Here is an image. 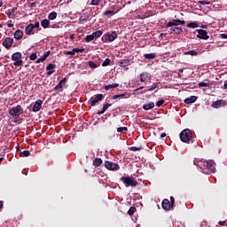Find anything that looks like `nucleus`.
I'll list each match as a JSON object with an SVG mask.
<instances>
[{
    "label": "nucleus",
    "mask_w": 227,
    "mask_h": 227,
    "mask_svg": "<svg viewBox=\"0 0 227 227\" xmlns=\"http://www.w3.org/2000/svg\"><path fill=\"white\" fill-rule=\"evenodd\" d=\"M169 203H170V206H171L172 207H175V197H173V196L170 197V201H169Z\"/></svg>",
    "instance_id": "obj_51"
},
{
    "label": "nucleus",
    "mask_w": 227,
    "mask_h": 227,
    "mask_svg": "<svg viewBox=\"0 0 227 227\" xmlns=\"http://www.w3.org/2000/svg\"><path fill=\"white\" fill-rule=\"evenodd\" d=\"M34 29L35 27H40V22H35V24H33Z\"/></svg>",
    "instance_id": "obj_58"
},
{
    "label": "nucleus",
    "mask_w": 227,
    "mask_h": 227,
    "mask_svg": "<svg viewBox=\"0 0 227 227\" xmlns=\"http://www.w3.org/2000/svg\"><path fill=\"white\" fill-rule=\"evenodd\" d=\"M157 88H159V82H153L152 84V86L149 89H145L143 91H141L140 93H146L148 91H153V90H157Z\"/></svg>",
    "instance_id": "obj_16"
},
{
    "label": "nucleus",
    "mask_w": 227,
    "mask_h": 227,
    "mask_svg": "<svg viewBox=\"0 0 227 227\" xmlns=\"http://www.w3.org/2000/svg\"><path fill=\"white\" fill-rule=\"evenodd\" d=\"M176 35H180L182 33H184V29H182V27H175L172 30Z\"/></svg>",
    "instance_id": "obj_35"
},
{
    "label": "nucleus",
    "mask_w": 227,
    "mask_h": 227,
    "mask_svg": "<svg viewBox=\"0 0 227 227\" xmlns=\"http://www.w3.org/2000/svg\"><path fill=\"white\" fill-rule=\"evenodd\" d=\"M121 182H122L125 187H137V180L136 177L122 176L121 177Z\"/></svg>",
    "instance_id": "obj_2"
},
{
    "label": "nucleus",
    "mask_w": 227,
    "mask_h": 227,
    "mask_svg": "<svg viewBox=\"0 0 227 227\" xmlns=\"http://www.w3.org/2000/svg\"><path fill=\"white\" fill-rule=\"evenodd\" d=\"M187 27H192V29H196V27H200V25L196 22H191L187 24Z\"/></svg>",
    "instance_id": "obj_34"
},
{
    "label": "nucleus",
    "mask_w": 227,
    "mask_h": 227,
    "mask_svg": "<svg viewBox=\"0 0 227 227\" xmlns=\"http://www.w3.org/2000/svg\"><path fill=\"white\" fill-rule=\"evenodd\" d=\"M100 0H91L90 4L91 6H98Z\"/></svg>",
    "instance_id": "obj_45"
},
{
    "label": "nucleus",
    "mask_w": 227,
    "mask_h": 227,
    "mask_svg": "<svg viewBox=\"0 0 227 227\" xmlns=\"http://www.w3.org/2000/svg\"><path fill=\"white\" fill-rule=\"evenodd\" d=\"M140 77H141V78H140V82H145L146 81V77H145V74H140Z\"/></svg>",
    "instance_id": "obj_53"
},
{
    "label": "nucleus",
    "mask_w": 227,
    "mask_h": 227,
    "mask_svg": "<svg viewBox=\"0 0 227 227\" xmlns=\"http://www.w3.org/2000/svg\"><path fill=\"white\" fill-rule=\"evenodd\" d=\"M223 88H224V90H227V82H225Z\"/></svg>",
    "instance_id": "obj_64"
},
{
    "label": "nucleus",
    "mask_w": 227,
    "mask_h": 227,
    "mask_svg": "<svg viewBox=\"0 0 227 227\" xmlns=\"http://www.w3.org/2000/svg\"><path fill=\"white\" fill-rule=\"evenodd\" d=\"M23 114L24 110L22 109V106L20 105H18L17 106L9 109V114L11 116H14L15 118H19V116Z\"/></svg>",
    "instance_id": "obj_5"
},
{
    "label": "nucleus",
    "mask_w": 227,
    "mask_h": 227,
    "mask_svg": "<svg viewBox=\"0 0 227 227\" xmlns=\"http://www.w3.org/2000/svg\"><path fill=\"white\" fill-rule=\"evenodd\" d=\"M129 65H130V59H121L119 62V67H121L122 68H125L126 67H129Z\"/></svg>",
    "instance_id": "obj_17"
},
{
    "label": "nucleus",
    "mask_w": 227,
    "mask_h": 227,
    "mask_svg": "<svg viewBox=\"0 0 227 227\" xmlns=\"http://www.w3.org/2000/svg\"><path fill=\"white\" fill-rule=\"evenodd\" d=\"M197 36L198 38H200V40H208L210 38V36H208V33L207 32V30L197 29Z\"/></svg>",
    "instance_id": "obj_10"
},
{
    "label": "nucleus",
    "mask_w": 227,
    "mask_h": 227,
    "mask_svg": "<svg viewBox=\"0 0 227 227\" xmlns=\"http://www.w3.org/2000/svg\"><path fill=\"white\" fill-rule=\"evenodd\" d=\"M185 20H173L172 21H169L167 23V27H173V26H184Z\"/></svg>",
    "instance_id": "obj_9"
},
{
    "label": "nucleus",
    "mask_w": 227,
    "mask_h": 227,
    "mask_svg": "<svg viewBox=\"0 0 227 227\" xmlns=\"http://www.w3.org/2000/svg\"><path fill=\"white\" fill-rule=\"evenodd\" d=\"M104 32L102 30H98L96 32H93L92 35L94 36V38H100V36H102Z\"/></svg>",
    "instance_id": "obj_30"
},
{
    "label": "nucleus",
    "mask_w": 227,
    "mask_h": 227,
    "mask_svg": "<svg viewBox=\"0 0 227 227\" xmlns=\"http://www.w3.org/2000/svg\"><path fill=\"white\" fill-rule=\"evenodd\" d=\"M210 88V83H207L205 82H201L199 83V88Z\"/></svg>",
    "instance_id": "obj_39"
},
{
    "label": "nucleus",
    "mask_w": 227,
    "mask_h": 227,
    "mask_svg": "<svg viewBox=\"0 0 227 227\" xmlns=\"http://www.w3.org/2000/svg\"><path fill=\"white\" fill-rule=\"evenodd\" d=\"M58 17V12H52L49 14L48 19L49 20H54Z\"/></svg>",
    "instance_id": "obj_31"
},
{
    "label": "nucleus",
    "mask_w": 227,
    "mask_h": 227,
    "mask_svg": "<svg viewBox=\"0 0 227 227\" xmlns=\"http://www.w3.org/2000/svg\"><path fill=\"white\" fill-rule=\"evenodd\" d=\"M185 56H198L200 52L196 51V50H192L189 51H184Z\"/></svg>",
    "instance_id": "obj_28"
},
{
    "label": "nucleus",
    "mask_w": 227,
    "mask_h": 227,
    "mask_svg": "<svg viewBox=\"0 0 227 227\" xmlns=\"http://www.w3.org/2000/svg\"><path fill=\"white\" fill-rule=\"evenodd\" d=\"M12 59L13 62L14 67H22V53L15 52L12 55Z\"/></svg>",
    "instance_id": "obj_6"
},
{
    "label": "nucleus",
    "mask_w": 227,
    "mask_h": 227,
    "mask_svg": "<svg viewBox=\"0 0 227 227\" xmlns=\"http://www.w3.org/2000/svg\"><path fill=\"white\" fill-rule=\"evenodd\" d=\"M116 38H118V33H116V31H113L112 33L105 34L102 37V40L104 42L110 43V42H114Z\"/></svg>",
    "instance_id": "obj_7"
},
{
    "label": "nucleus",
    "mask_w": 227,
    "mask_h": 227,
    "mask_svg": "<svg viewBox=\"0 0 227 227\" xmlns=\"http://www.w3.org/2000/svg\"><path fill=\"white\" fill-rule=\"evenodd\" d=\"M136 207H130L129 209L128 210V215H134L136 213Z\"/></svg>",
    "instance_id": "obj_38"
},
{
    "label": "nucleus",
    "mask_w": 227,
    "mask_h": 227,
    "mask_svg": "<svg viewBox=\"0 0 227 227\" xmlns=\"http://www.w3.org/2000/svg\"><path fill=\"white\" fill-rule=\"evenodd\" d=\"M12 45H13V38L12 37H6L3 42V46L5 47L7 51H10Z\"/></svg>",
    "instance_id": "obj_11"
},
{
    "label": "nucleus",
    "mask_w": 227,
    "mask_h": 227,
    "mask_svg": "<svg viewBox=\"0 0 227 227\" xmlns=\"http://www.w3.org/2000/svg\"><path fill=\"white\" fill-rule=\"evenodd\" d=\"M106 98V96L104 94H97L94 98H90L89 100V106H91V107H95V106H98L99 102H102Z\"/></svg>",
    "instance_id": "obj_4"
},
{
    "label": "nucleus",
    "mask_w": 227,
    "mask_h": 227,
    "mask_svg": "<svg viewBox=\"0 0 227 227\" xmlns=\"http://www.w3.org/2000/svg\"><path fill=\"white\" fill-rule=\"evenodd\" d=\"M161 207L163 210H169L170 208H173V207L171 206V202H169V200L168 199L163 200Z\"/></svg>",
    "instance_id": "obj_13"
},
{
    "label": "nucleus",
    "mask_w": 227,
    "mask_h": 227,
    "mask_svg": "<svg viewBox=\"0 0 227 227\" xmlns=\"http://www.w3.org/2000/svg\"><path fill=\"white\" fill-rule=\"evenodd\" d=\"M7 27H13V24L12 23L7 24Z\"/></svg>",
    "instance_id": "obj_63"
},
{
    "label": "nucleus",
    "mask_w": 227,
    "mask_h": 227,
    "mask_svg": "<svg viewBox=\"0 0 227 227\" xmlns=\"http://www.w3.org/2000/svg\"><path fill=\"white\" fill-rule=\"evenodd\" d=\"M54 90L59 91L60 93H63V85H61V83H58L55 86Z\"/></svg>",
    "instance_id": "obj_36"
},
{
    "label": "nucleus",
    "mask_w": 227,
    "mask_h": 227,
    "mask_svg": "<svg viewBox=\"0 0 227 227\" xmlns=\"http://www.w3.org/2000/svg\"><path fill=\"white\" fill-rule=\"evenodd\" d=\"M164 102H165L164 99H160V100L157 101V103H156L157 107L162 106Z\"/></svg>",
    "instance_id": "obj_49"
},
{
    "label": "nucleus",
    "mask_w": 227,
    "mask_h": 227,
    "mask_svg": "<svg viewBox=\"0 0 227 227\" xmlns=\"http://www.w3.org/2000/svg\"><path fill=\"white\" fill-rule=\"evenodd\" d=\"M118 12H120V9L117 10V12H114V11H106L105 12H103L104 17H107L108 19H111V17H113V15H114L115 13H118Z\"/></svg>",
    "instance_id": "obj_21"
},
{
    "label": "nucleus",
    "mask_w": 227,
    "mask_h": 227,
    "mask_svg": "<svg viewBox=\"0 0 227 227\" xmlns=\"http://www.w3.org/2000/svg\"><path fill=\"white\" fill-rule=\"evenodd\" d=\"M111 65V59H106L104 62L102 63V67H109Z\"/></svg>",
    "instance_id": "obj_42"
},
{
    "label": "nucleus",
    "mask_w": 227,
    "mask_h": 227,
    "mask_svg": "<svg viewBox=\"0 0 227 227\" xmlns=\"http://www.w3.org/2000/svg\"><path fill=\"white\" fill-rule=\"evenodd\" d=\"M221 38L226 40L227 35L226 34H221Z\"/></svg>",
    "instance_id": "obj_59"
},
{
    "label": "nucleus",
    "mask_w": 227,
    "mask_h": 227,
    "mask_svg": "<svg viewBox=\"0 0 227 227\" xmlns=\"http://www.w3.org/2000/svg\"><path fill=\"white\" fill-rule=\"evenodd\" d=\"M43 104V101H42V99L36 100L32 108L33 113H38V111H40V109H42Z\"/></svg>",
    "instance_id": "obj_12"
},
{
    "label": "nucleus",
    "mask_w": 227,
    "mask_h": 227,
    "mask_svg": "<svg viewBox=\"0 0 227 227\" xmlns=\"http://www.w3.org/2000/svg\"><path fill=\"white\" fill-rule=\"evenodd\" d=\"M92 40H95V37L93 36V34L86 35L85 42H92Z\"/></svg>",
    "instance_id": "obj_41"
},
{
    "label": "nucleus",
    "mask_w": 227,
    "mask_h": 227,
    "mask_svg": "<svg viewBox=\"0 0 227 227\" xmlns=\"http://www.w3.org/2000/svg\"><path fill=\"white\" fill-rule=\"evenodd\" d=\"M35 29V27L33 26V23H30L28 26L26 27L25 28V33L26 35H35L33 33V30Z\"/></svg>",
    "instance_id": "obj_19"
},
{
    "label": "nucleus",
    "mask_w": 227,
    "mask_h": 227,
    "mask_svg": "<svg viewBox=\"0 0 227 227\" xmlns=\"http://www.w3.org/2000/svg\"><path fill=\"white\" fill-rule=\"evenodd\" d=\"M126 96H127V93H123V94L114 95L112 97V98L113 100H117V98H125Z\"/></svg>",
    "instance_id": "obj_33"
},
{
    "label": "nucleus",
    "mask_w": 227,
    "mask_h": 227,
    "mask_svg": "<svg viewBox=\"0 0 227 227\" xmlns=\"http://www.w3.org/2000/svg\"><path fill=\"white\" fill-rule=\"evenodd\" d=\"M200 168L205 175H211V173H215V163L212 160H204L200 164Z\"/></svg>",
    "instance_id": "obj_1"
},
{
    "label": "nucleus",
    "mask_w": 227,
    "mask_h": 227,
    "mask_svg": "<svg viewBox=\"0 0 227 227\" xmlns=\"http://www.w3.org/2000/svg\"><path fill=\"white\" fill-rule=\"evenodd\" d=\"M129 150H130L131 152H139L140 150H143V146H140V147L131 146V147L129 148Z\"/></svg>",
    "instance_id": "obj_43"
},
{
    "label": "nucleus",
    "mask_w": 227,
    "mask_h": 227,
    "mask_svg": "<svg viewBox=\"0 0 227 227\" xmlns=\"http://www.w3.org/2000/svg\"><path fill=\"white\" fill-rule=\"evenodd\" d=\"M36 58H38V56L36 55V53H32L29 56V59H31V61H35L36 59Z\"/></svg>",
    "instance_id": "obj_46"
},
{
    "label": "nucleus",
    "mask_w": 227,
    "mask_h": 227,
    "mask_svg": "<svg viewBox=\"0 0 227 227\" xmlns=\"http://www.w3.org/2000/svg\"><path fill=\"white\" fill-rule=\"evenodd\" d=\"M41 26L42 27H43L44 29H47V27H49V26H51V21H49V20H43L41 21Z\"/></svg>",
    "instance_id": "obj_24"
},
{
    "label": "nucleus",
    "mask_w": 227,
    "mask_h": 227,
    "mask_svg": "<svg viewBox=\"0 0 227 227\" xmlns=\"http://www.w3.org/2000/svg\"><path fill=\"white\" fill-rule=\"evenodd\" d=\"M218 224H220V226H227V221H220Z\"/></svg>",
    "instance_id": "obj_56"
},
{
    "label": "nucleus",
    "mask_w": 227,
    "mask_h": 227,
    "mask_svg": "<svg viewBox=\"0 0 227 227\" xmlns=\"http://www.w3.org/2000/svg\"><path fill=\"white\" fill-rule=\"evenodd\" d=\"M55 68H56V64H49L46 67V70H48L47 75H52V74L56 72V70H54Z\"/></svg>",
    "instance_id": "obj_15"
},
{
    "label": "nucleus",
    "mask_w": 227,
    "mask_h": 227,
    "mask_svg": "<svg viewBox=\"0 0 227 227\" xmlns=\"http://www.w3.org/2000/svg\"><path fill=\"white\" fill-rule=\"evenodd\" d=\"M157 56L155 55V53H145L144 55V58H145V59H155Z\"/></svg>",
    "instance_id": "obj_29"
},
{
    "label": "nucleus",
    "mask_w": 227,
    "mask_h": 227,
    "mask_svg": "<svg viewBox=\"0 0 227 227\" xmlns=\"http://www.w3.org/2000/svg\"><path fill=\"white\" fill-rule=\"evenodd\" d=\"M221 106V101H215V102H213L212 104V107H215V109H218V107Z\"/></svg>",
    "instance_id": "obj_44"
},
{
    "label": "nucleus",
    "mask_w": 227,
    "mask_h": 227,
    "mask_svg": "<svg viewBox=\"0 0 227 227\" xmlns=\"http://www.w3.org/2000/svg\"><path fill=\"white\" fill-rule=\"evenodd\" d=\"M111 106H113V104L106 103L105 105H103V109L105 111H107V109H109V107H111Z\"/></svg>",
    "instance_id": "obj_47"
},
{
    "label": "nucleus",
    "mask_w": 227,
    "mask_h": 227,
    "mask_svg": "<svg viewBox=\"0 0 227 227\" xmlns=\"http://www.w3.org/2000/svg\"><path fill=\"white\" fill-rule=\"evenodd\" d=\"M24 36V32L20 29H18L14 33V38L15 40H22V37Z\"/></svg>",
    "instance_id": "obj_18"
},
{
    "label": "nucleus",
    "mask_w": 227,
    "mask_h": 227,
    "mask_svg": "<svg viewBox=\"0 0 227 227\" xmlns=\"http://www.w3.org/2000/svg\"><path fill=\"white\" fill-rule=\"evenodd\" d=\"M29 155H31L29 151H23L20 153V157H29Z\"/></svg>",
    "instance_id": "obj_37"
},
{
    "label": "nucleus",
    "mask_w": 227,
    "mask_h": 227,
    "mask_svg": "<svg viewBox=\"0 0 227 227\" xmlns=\"http://www.w3.org/2000/svg\"><path fill=\"white\" fill-rule=\"evenodd\" d=\"M17 12V8H16V7H13L12 9L8 10L7 16H8L9 18L15 17V12Z\"/></svg>",
    "instance_id": "obj_27"
},
{
    "label": "nucleus",
    "mask_w": 227,
    "mask_h": 227,
    "mask_svg": "<svg viewBox=\"0 0 227 227\" xmlns=\"http://www.w3.org/2000/svg\"><path fill=\"white\" fill-rule=\"evenodd\" d=\"M196 100H198V97L192 96V97L186 98L184 99V104H194V102H196Z\"/></svg>",
    "instance_id": "obj_22"
},
{
    "label": "nucleus",
    "mask_w": 227,
    "mask_h": 227,
    "mask_svg": "<svg viewBox=\"0 0 227 227\" xmlns=\"http://www.w3.org/2000/svg\"><path fill=\"white\" fill-rule=\"evenodd\" d=\"M98 12V7L90 8V15L92 17H95L96 15H98V12Z\"/></svg>",
    "instance_id": "obj_32"
},
{
    "label": "nucleus",
    "mask_w": 227,
    "mask_h": 227,
    "mask_svg": "<svg viewBox=\"0 0 227 227\" xmlns=\"http://www.w3.org/2000/svg\"><path fill=\"white\" fill-rule=\"evenodd\" d=\"M67 78H63L62 80L59 81V83L63 86V84H67Z\"/></svg>",
    "instance_id": "obj_54"
},
{
    "label": "nucleus",
    "mask_w": 227,
    "mask_h": 227,
    "mask_svg": "<svg viewBox=\"0 0 227 227\" xmlns=\"http://www.w3.org/2000/svg\"><path fill=\"white\" fill-rule=\"evenodd\" d=\"M93 166H96V168H99V166H102V159L101 158H96L93 160Z\"/></svg>",
    "instance_id": "obj_26"
},
{
    "label": "nucleus",
    "mask_w": 227,
    "mask_h": 227,
    "mask_svg": "<svg viewBox=\"0 0 227 227\" xmlns=\"http://www.w3.org/2000/svg\"><path fill=\"white\" fill-rule=\"evenodd\" d=\"M89 67L90 68H97V64L93 61H89Z\"/></svg>",
    "instance_id": "obj_48"
},
{
    "label": "nucleus",
    "mask_w": 227,
    "mask_h": 227,
    "mask_svg": "<svg viewBox=\"0 0 227 227\" xmlns=\"http://www.w3.org/2000/svg\"><path fill=\"white\" fill-rule=\"evenodd\" d=\"M43 61H45V59L43 56H41V58L36 59L35 63H43Z\"/></svg>",
    "instance_id": "obj_50"
},
{
    "label": "nucleus",
    "mask_w": 227,
    "mask_h": 227,
    "mask_svg": "<svg viewBox=\"0 0 227 227\" xmlns=\"http://www.w3.org/2000/svg\"><path fill=\"white\" fill-rule=\"evenodd\" d=\"M48 56H51V51H48L44 52V54L43 55V57L45 59H47V57H48Z\"/></svg>",
    "instance_id": "obj_55"
},
{
    "label": "nucleus",
    "mask_w": 227,
    "mask_h": 227,
    "mask_svg": "<svg viewBox=\"0 0 227 227\" xmlns=\"http://www.w3.org/2000/svg\"><path fill=\"white\" fill-rule=\"evenodd\" d=\"M75 52H84V48H74L72 51H66L67 56H75Z\"/></svg>",
    "instance_id": "obj_14"
},
{
    "label": "nucleus",
    "mask_w": 227,
    "mask_h": 227,
    "mask_svg": "<svg viewBox=\"0 0 227 227\" xmlns=\"http://www.w3.org/2000/svg\"><path fill=\"white\" fill-rule=\"evenodd\" d=\"M154 107H155V103L153 102H151L143 106V109L145 111H150V109H153Z\"/></svg>",
    "instance_id": "obj_23"
},
{
    "label": "nucleus",
    "mask_w": 227,
    "mask_h": 227,
    "mask_svg": "<svg viewBox=\"0 0 227 227\" xmlns=\"http://www.w3.org/2000/svg\"><path fill=\"white\" fill-rule=\"evenodd\" d=\"M179 137L183 143H189L192 139V132L191 129H185L179 134Z\"/></svg>",
    "instance_id": "obj_3"
},
{
    "label": "nucleus",
    "mask_w": 227,
    "mask_h": 227,
    "mask_svg": "<svg viewBox=\"0 0 227 227\" xmlns=\"http://www.w3.org/2000/svg\"><path fill=\"white\" fill-rule=\"evenodd\" d=\"M199 4H201L202 6H207V4H210V2L199 1Z\"/></svg>",
    "instance_id": "obj_52"
},
{
    "label": "nucleus",
    "mask_w": 227,
    "mask_h": 227,
    "mask_svg": "<svg viewBox=\"0 0 227 227\" xmlns=\"http://www.w3.org/2000/svg\"><path fill=\"white\" fill-rule=\"evenodd\" d=\"M80 24H84V22H88L90 20V14L88 12L83 13L79 19Z\"/></svg>",
    "instance_id": "obj_20"
},
{
    "label": "nucleus",
    "mask_w": 227,
    "mask_h": 227,
    "mask_svg": "<svg viewBox=\"0 0 227 227\" xmlns=\"http://www.w3.org/2000/svg\"><path fill=\"white\" fill-rule=\"evenodd\" d=\"M145 87H140V88H137V89H135L134 91H139V90H144Z\"/></svg>",
    "instance_id": "obj_61"
},
{
    "label": "nucleus",
    "mask_w": 227,
    "mask_h": 227,
    "mask_svg": "<svg viewBox=\"0 0 227 227\" xmlns=\"http://www.w3.org/2000/svg\"><path fill=\"white\" fill-rule=\"evenodd\" d=\"M106 110H104V107L101 109V111H98V114L100 116V114H104Z\"/></svg>",
    "instance_id": "obj_57"
},
{
    "label": "nucleus",
    "mask_w": 227,
    "mask_h": 227,
    "mask_svg": "<svg viewBox=\"0 0 227 227\" xmlns=\"http://www.w3.org/2000/svg\"><path fill=\"white\" fill-rule=\"evenodd\" d=\"M4 205V203L0 200V210L3 208Z\"/></svg>",
    "instance_id": "obj_62"
},
{
    "label": "nucleus",
    "mask_w": 227,
    "mask_h": 227,
    "mask_svg": "<svg viewBox=\"0 0 227 227\" xmlns=\"http://www.w3.org/2000/svg\"><path fill=\"white\" fill-rule=\"evenodd\" d=\"M105 167L110 171H118L120 169V165L109 160L105 161Z\"/></svg>",
    "instance_id": "obj_8"
},
{
    "label": "nucleus",
    "mask_w": 227,
    "mask_h": 227,
    "mask_svg": "<svg viewBox=\"0 0 227 227\" xmlns=\"http://www.w3.org/2000/svg\"><path fill=\"white\" fill-rule=\"evenodd\" d=\"M129 130V128L127 127H119L117 129V132H119L120 134H121V132H127Z\"/></svg>",
    "instance_id": "obj_40"
},
{
    "label": "nucleus",
    "mask_w": 227,
    "mask_h": 227,
    "mask_svg": "<svg viewBox=\"0 0 227 227\" xmlns=\"http://www.w3.org/2000/svg\"><path fill=\"white\" fill-rule=\"evenodd\" d=\"M120 86V83H114V84H108L105 85V90L108 91V90H113L114 88H118Z\"/></svg>",
    "instance_id": "obj_25"
},
{
    "label": "nucleus",
    "mask_w": 227,
    "mask_h": 227,
    "mask_svg": "<svg viewBox=\"0 0 227 227\" xmlns=\"http://www.w3.org/2000/svg\"><path fill=\"white\" fill-rule=\"evenodd\" d=\"M35 6H36V2L30 4V8H35Z\"/></svg>",
    "instance_id": "obj_60"
}]
</instances>
